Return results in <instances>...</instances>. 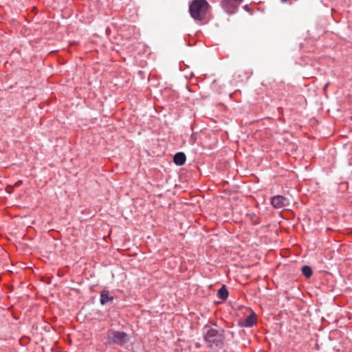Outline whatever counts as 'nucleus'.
Masks as SVG:
<instances>
[{"label": "nucleus", "instance_id": "nucleus-1", "mask_svg": "<svg viewBox=\"0 0 352 352\" xmlns=\"http://www.w3.org/2000/svg\"><path fill=\"white\" fill-rule=\"evenodd\" d=\"M223 330L217 328L215 324H206L203 328L204 340L207 347L217 351L221 349L224 343Z\"/></svg>", "mask_w": 352, "mask_h": 352}, {"label": "nucleus", "instance_id": "nucleus-2", "mask_svg": "<svg viewBox=\"0 0 352 352\" xmlns=\"http://www.w3.org/2000/svg\"><path fill=\"white\" fill-rule=\"evenodd\" d=\"M210 6L206 0H192L189 5L190 16L197 21L205 19Z\"/></svg>", "mask_w": 352, "mask_h": 352}, {"label": "nucleus", "instance_id": "nucleus-3", "mask_svg": "<svg viewBox=\"0 0 352 352\" xmlns=\"http://www.w3.org/2000/svg\"><path fill=\"white\" fill-rule=\"evenodd\" d=\"M105 340L107 344L122 345L129 342V336L124 331H109Z\"/></svg>", "mask_w": 352, "mask_h": 352}, {"label": "nucleus", "instance_id": "nucleus-4", "mask_svg": "<svg viewBox=\"0 0 352 352\" xmlns=\"http://www.w3.org/2000/svg\"><path fill=\"white\" fill-rule=\"evenodd\" d=\"M271 204L276 209H281L289 206V200L281 195H276L271 199Z\"/></svg>", "mask_w": 352, "mask_h": 352}, {"label": "nucleus", "instance_id": "nucleus-5", "mask_svg": "<svg viewBox=\"0 0 352 352\" xmlns=\"http://www.w3.org/2000/svg\"><path fill=\"white\" fill-rule=\"evenodd\" d=\"M221 5L223 9L229 14L235 13L240 6L232 0H222Z\"/></svg>", "mask_w": 352, "mask_h": 352}, {"label": "nucleus", "instance_id": "nucleus-6", "mask_svg": "<svg viewBox=\"0 0 352 352\" xmlns=\"http://www.w3.org/2000/svg\"><path fill=\"white\" fill-rule=\"evenodd\" d=\"M256 322V316L254 312H252L241 322V325L245 327H252Z\"/></svg>", "mask_w": 352, "mask_h": 352}, {"label": "nucleus", "instance_id": "nucleus-7", "mask_svg": "<svg viewBox=\"0 0 352 352\" xmlns=\"http://www.w3.org/2000/svg\"><path fill=\"white\" fill-rule=\"evenodd\" d=\"M186 160V155L184 153H177L173 157L175 164L177 166H182L185 164Z\"/></svg>", "mask_w": 352, "mask_h": 352}, {"label": "nucleus", "instance_id": "nucleus-8", "mask_svg": "<svg viewBox=\"0 0 352 352\" xmlns=\"http://www.w3.org/2000/svg\"><path fill=\"white\" fill-rule=\"evenodd\" d=\"M113 300V296L109 295L108 291L104 290L100 293V303L102 305H104L108 302L112 301Z\"/></svg>", "mask_w": 352, "mask_h": 352}, {"label": "nucleus", "instance_id": "nucleus-9", "mask_svg": "<svg viewBox=\"0 0 352 352\" xmlns=\"http://www.w3.org/2000/svg\"><path fill=\"white\" fill-rule=\"evenodd\" d=\"M228 289H226V287L223 285L219 290H218V292H217V296L219 298L221 299V300H226L228 298Z\"/></svg>", "mask_w": 352, "mask_h": 352}, {"label": "nucleus", "instance_id": "nucleus-10", "mask_svg": "<svg viewBox=\"0 0 352 352\" xmlns=\"http://www.w3.org/2000/svg\"><path fill=\"white\" fill-rule=\"evenodd\" d=\"M302 273L306 278H309L312 275V270L308 265H304L302 267Z\"/></svg>", "mask_w": 352, "mask_h": 352}, {"label": "nucleus", "instance_id": "nucleus-11", "mask_svg": "<svg viewBox=\"0 0 352 352\" xmlns=\"http://www.w3.org/2000/svg\"><path fill=\"white\" fill-rule=\"evenodd\" d=\"M197 134L196 133H192L189 139V143L192 145H193L196 140H197Z\"/></svg>", "mask_w": 352, "mask_h": 352}, {"label": "nucleus", "instance_id": "nucleus-12", "mask_svg": "<svg viewBox=\"0 0 352 352\" xmlns=\"http://www.w3.org/2000/svg\"><path fill=\"white\" fill-rule=\"evenodd\" d=\"M244 9H245V10H248V6H244Z\"/></svg>", "mask_w": 352, "mask_h": 352}, {"label": "nucleus", "instance_id": "nucleus-13", "mask_svg": "<svg viewBox=\"0 0 352 352\" xmlns=\"http://www.w3.org/2000/svg\"><path fill=\"white\" fill-rule=\"evenodd\" d=\"M21 183V181H19L16 183V185L20 184Z\"/></svg>", "mask_w": 352, "mask_h": 352}, {"label": "nucleus", "instance_id": "nucleus-14", "mask_svg": "<svg viewBox=\"0 0 352 352\" xmlns=\"http://www.w3.org/2000/svg\"><path fill=\"white\" fill-rule=\"evenodd\" d=\"M288 0H281L282 2H286Z\"/></svg>", "mask_w": 352, "mask_h": 352}]
</instances>
